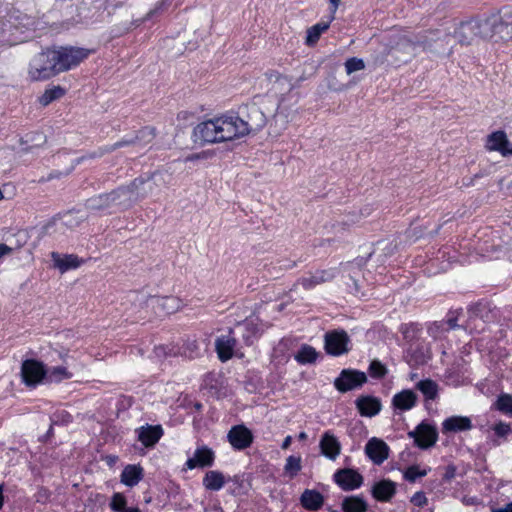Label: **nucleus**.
Returning <instances> with one entry per match:
<instances>
[{
  "label": "nucleus",
  "mask_w": 512,
  "mask_h": 512,
  "mask_svg": "<svg viewBox=\"0 0 512 512\" xmlns=\"http://www.w3.org/2000/svg\"><path fill=\"white\" fill-rule=\"evenodd\" d=\"M194 140L202 143H221L243 138L237 115H222L199 123L193 130Z\"/></svg>",
  "instance_id": "obj_1"
},
{
  "label": "nucleus",
  "mask_w": 512,
  "mask_h": 512,
  "mask_svg": "<svg viewBox=\"0 0 512 512\" xmlns=\"http://www.w3.org/2000/svg\"><path fill=\"white\" fill-rule=\"evenodd\" d=\"M485 40H512V7H506L499 12L483 17Z\"/></svg>",
  "instance_id": "obj_2"
},
{
  "label": "nucleus",
  "mask_w": 512,
  "mask_h": 512,
  "mask_svg": "<svg viewBox=\"0 0 512 512\" xmlns=\"http://www.w3.org/2000/svg\"><path fill=\"white\" fill-rule=\"evenodd\" d=\"M133 303L136 308L151 307L158 315L173 314L180 310L183 306V301L177 296H157L134 294Z\"/></svg>",
  "instance_id": "obj_3"
},
{
  "label": "nucleus",
  "mask_w": 512,
  "mask_h": 512,
  "mask_svg": "<svg viewBox=\"0 0 512 512\" xmlns=\"http://www.w3.org/2000/svg\"><path fill=\"white\" fill-rule=\"evenodd\" d=\"M50 50L53 56L52 60L55 61L58 74L78 66L93 52L86 48L74 46H61Z\"/></svg>",
  "instance_id": "obj_4"
},
{
  "label": "nucleus",
  "mask_w": 512,
  "mask_h": 512,
  "mask_svg": "<svg viewBox=\"0 0 512 512\" xmlns=\"http://www.w3.org/2000/svg\"><path fill=\"white\" fill-rule=\"evenodd\" d=\"M50 49L42 51L29 62L28 75L32 81L47 80L58 74Z\"/></svg>",
  "instance_id": "obj_5"
},
{
  "label": "nucleus",
  "mask_w": 512,
  "mask_h": 512,
  "mask_svg": "<svg viewBox=\"0 0 512 512\" xmlns=\"http://www.w3.org/2000/svg\"><path fill=\"white\" fill-rule=\"evenodd\" d=\"M452 37L460 45H471L477 38L485 39L483 17L461 21L455 27Z\"/></svg>",
  "instance_id": "obj_6"
},
{
  "label": "nucleus",
  "mask_w": 512,
  "mask_h": 512,
  "mask_svg": "<svg viewBox=\"0 0 512 512\" xmlns=\"http://www.w3.org/2000/svg\"><path fill=\"white\" fill-rule=\"evenodd\" d=\"M243 137L260 131L267 123L266 115L256 105L248 106L243 116L237 115Z\"/></svg>",
  "instance_id": "obj_7"
},
{
  "label": "nucleus",
  "mask_w": 512,
  "mask_h": 512,
  "mask_svg": "<svg viewBox=\"0 0 512 512\" xmlns=\"http://www.w3.org/2000/svg\"><path fill=\"white\" fill-rule=\"evenodd\" d=\"M147 184L146 178L139 177L134 179L126 187L118 188L119 196L121 198V207L128 208L135 202L151 195Z\"/></svg>",
  "instance_id": "obj_8"
},
{
  "label": "nucleus",
  "mask_w": 512,
  "mask_h": 512,
  "mask_svg": "<svg viewBox=\"0 0 512 512\" xmlns=\"http://www.w3.org/2000/svg\"><path fill=\"white\" fill-rule=\"evenodd\" d=\"M454 38L450 34L439 35L435 32H429L427 36L422 38V48L437 55L449 56L453 52Z\"/></svg>",
  "instance_id": "obj_9"
},
{
  "label": "nucleus",
  "mask_w": 512,
  "mask_h": 512,
  "mask_svg": "<svg viewBox=\"0 0 512 512\" xmlns=\"http://www.w3.org/2000/svg\"><path fill=\"white\" fill-rule=\"evenodd\" d=\"M366 382L367 376L364 372L353 369H343L340 375L335 379L334 386L339 392L345 393L361 387Z\"/></svg>",
  "instance_id": "obj_10"
},
{
  "label": "nucleus",
  "mask_w": 512,
  "mask_h": 512,
  "mask_svg": "<svg viewBox=\"0 0 512 512\" xmlns=\"http://www.w3.org/2000/svg\"><path fill=\"white\" fill-rule=\"evenodd\" d=\"M325 350L329 355L340 356L349 351L350 338L344 330L327 332L324 336Z\"/></svg>",
  "instance_id": "obj_11"
},
{
  "label": "nucleus",
  "mask_w": 512,
  "mask_h": 512,
  "mask_svg": "<svg viewBox=\"0 0 512 512\" xmlns=\"http://www.w3.org/2000/svg\"><path fill=\"white\" fill-rule=\"evenodd\" d=\"M46 371L44 369V365L36 360L30 359L25 360L22 363L21 367V376L24 383L28 386H35L39 384L44 376Z\"/></svg>",
  "instance_id": "obj_12"
},
{
  "label": "nucleus",
  "mask_w": 512,
  "mask_h": 512,
  "mask_svg": "<svg viewBox=\"0 0 512 512\" xmlns=\"http://www.w3.org/2000/svg\"><path fill=\"white\" fill-rule=\"evenodd\" d=\"M408 436L413 438L416 445L422 449L433 446L438 439L435 427L425 423L419 424L415 430L408 433Z\"/></svg>",
  "instance_id": "obj_13"
},
{
  "label": "nucleus",
  "mask_w": 512,
  "mask_h": 512,
  "mask_svg": "<svg viewBox=\"0 0 512 512\" xmlns=\"http://www.w3.org/2000/svg\"><path fill=\"white\" fill-rule=\"evenodd\" d=\"M485 149L490 152H499L504 157L512 155V143H509L507 134L503 130L494 131L487 136Z\"/></svg>",
  "instance_id": "obj_14"
},
{
  "label": "nucleus",
  "mask_w": 512,
  "mask_h": 512,
  "mask_svg": "<svg viewBox=\"0 0 512 512\" xmlns=\"http://www.w3.org/2000/svg\"><path fill=\"white\" fill-rule=\"evenodd\" d=\"M227 438L231 446L236 450H244L253 442V434L251 430L244 425L233 426L229 430Z\"/></svg>",
  "instance_id": "obj_15"
},
{
  "label": "nucleus",
  "mask_w": 512,
  "mask_h": 512,
  "mask_svg": "<svg viewBox=\"0 0 512 512\" xmlns=\"http://www.w3.org/2000/svg\"><path fill=\"white\" fill-rule=\"evenodd\" d=\"M421 42L422 39L412 41L407 37H402L397 42L396 46L391 48L389 53H391L397 60L406 62L416 55L417 47H422Z\"/></svg>",
  "instance_id": "obj_16"
},
{
  "label": "nucleus",
  "mask_w": 512,
  "mask_h": 512,
  "mask_svg": "<svg viewBox=\"0 0 512 512\" xmlns=\"http://www.w3.org/2000/svg\"><path fill=\"white\" fill-rule=\"evenodd\" d=\"M365 453L374 464L380 465L389 457V447L382 439L373 437L367 442Z\"/></svg>",
  "instance_id": "obj_17"
},
{
  "label": "nucleus",
  "mask_w": 512,
  "mask_h": 512,
  "mask_svg": "<svg viewBox=\"0 0 512 512\" xmlns=\"http://www.w3.org/2000/svg\"><path fill=\"white\" fill-rule=\"evenodd\" d=\"M114 205L121 207V198L119 196L118 189L90 198L86 202L87 208L91 210H102Z\"/></svg>",
  "instance_id": "obj_18"
},
{
  "label": "nucleus",
  "mask_w": 512,
  "mask_h": 512,
  "mask_svg": "<svg viewBox=\"0 0 512 512\" xmlns=\"http://www.w3.org/2000/svg\"><path fill=\"white\" fill-rule=\"evenodd\" d=\"M336 483L346 491L358 488L362 482L363 477L352 469H343L334 475Z\"/></svg>",
  "instance_id": "obj_19"
},
{
  "label": "nucleus",
  "mask_w": 512,
  "mask_h": 512,
  "mask_svg": "<svg viewBox=\"0 0 512 512\" xmlns=\"http://www.w3.org/2000/svg\"><path fill=\"white\" fill-rule=\"evenodd\" d=\"M355 405L360 415L365 417H373L382 409L380 399L370 395L358 397Z\"/></svg>",
  "instance_id": "obj_20"
},
{
  "label": "nucleus",
  "mask_w": 512,
  "mask_h": 512,
  "mask_svg": "<svg viewBox=\"0 0 512 512\" xmlns=\"http://www.w3.org/2000/svg\"><path fill=\"white\" fill-rule=\"evenodd\" d=\"M51 259L53 261L54 267L57 268L61 273L76 269L80 267L84 262L75 254L61 255L57 252L51 253Z\"/></svg>",
  "instance_id": "obj_21"
},
{
  "label": "nucleus",
  "mask_w": 512,
  "mask_h": 512,
  "mask_svg": "<svg viewBox=\"0 0 512 512\" xmlns=\"http://www.w3.org/2000/svg\"><path fill=\"white\" fill-rule=\"evenodd\" d=\"M319 446L321 453L330 460H335L341 452L340 442L330 432H325L322 435Z\"/></svg>",
  "instance_id": "obj_22"
},
{
  "label": "nucleus",
  "mask_w": 512,
  "mask_h": 512,
  "mask_svg": "<svg viewBox=\"0 0 512 512\" xmlns=\"http://www.w3.org/2000/svg\"><path fill=\"white\" fill-rule=\"evenodd\" d=\"M213 461L214 452L210 448L203 446L196 449L194 457L186 461V466L188 469H194L197 466L207 467L211 466Z\"/></svg>",
  "instance_id": "obj_23"
},
{
  "label": "nucleus",
  "mask_w": 512,
  "mask_h": 512,
  "mask_svg": "<svg viewBox=\"0 0 512 512\" xmlns=\"http://www.w3.org/2000/svg\"><path fill=\"white\" fill-rule=\"evenodd\" d=\"M236 343V339L231 334L217 338L215 347L221 361L225 362L233 357Z\"/></svg>",
  "instance_id": "obj_24"
},
{
  "label": "nucleus",
  "mask_w": 512,
  "mask_h": 512,
  "mask_svg": "<svg viewBox=\"0 0 512 512\" xmlns=\"http://www.w3.org/2000/svg\"><path fill=\"white\" fill-rule=\"evenodd\" d=\"M472 428V422L469 417L466 416H451L445 419L442 423V432H461L468 431Z\"/></svg>",
  "instance_id": "obj_25"
},
{
  "label": "nucleus",
  "mask_w": 512,
  "mask_h": 512,
  "mask_svg": "<svg viewBox=\"0 0 512 512\" xmlns=\"http://www.w3.org/2000/svg\"><path fill=\"white\" fill-rule=\"evenodd\" d=\"M303 508L310 511L319 510L324 504L323 495L314 489H305L300 497Z\"/></svg>",
  "instance_id": "obj_26"
},
{
  "label": "nucleus",
  "mask_w": 512,
  "mask_h": 512,
  "mask_svg": "<svg viewBox=\"0 0 512 512\" xmlns=\"http://www.w3.org/2000/svg\"><path fill=\"white\" fill-rule=\"evenodd\" d=\"M396 492L395 483L391 480H381L372 488V495L378 501H389Z\"/></svg>",
  "instance_id": "obj_27"
},
{
  "label": "nucleus",
  "mask_w": 512,
  "mask_h": 512,
  "mask_svg": "<svg viewBox=\"0 0 512 512\" xmlns=\"http://www.w3.org/2000/svg\"><path fill=\"white\" fill-rule=\"evenodd\" d=\"M162 434L163 430L159 425L142 427L140 429L138 439L144 446L150 447L155 445L159 441Z\"/></svg>",
  "instance_id": "obj_28"
},
{
  "label": "nucleus",
  "mask_w": 512,
  "mask_h": 512,
  "mask_svg": "<svg viewBox=\"0 0 512 512\" xmlns=\"http://www.w3.org/2000/svg\"><path fill=\"white\" fill-rule=\"evenodd\" d=\"M417 400V395L412 390H403L393 397V405L400 410L412 409Z\"/></svg>",
  "instance_id": "obj_29"
},
{
  "label": "nucleus",
  "mask_w": 512,
  "mask_h": 512,
  "mask_svg": "<svg viewBox=\"0 0 512 512\" xmlns=\"http://www.w3.org/2000/svg\"><path fill=\"white\" fill-rule=\"evenodd\" d=\"M332 21L330 19L329 21L319 22L309 27L306 31L305 44L309 47L316 45L321 35L329 29Z\"/></svg>",
  "instance_id": "obj_30"
},
{
  "label": "nucleus",
  "mask_w": 512,
  "mask_h": 512,
  "mask_svg": "<svg viewBox=\"0 0 512 512\" xmlns=\"http://www.w3.org/2000/svg\"><path fill=\"white\" fill-rule=\"evenodd\" d=\"M334 276H335V272L333 269L316 271L311 276L303 278L301 280V284L305 288H311L315 285L330 281L331 279L334 278Z\"/></svg>",
  "instance_id": "obj_31"
},
{
  "label": "nucleus",
  "mask_w": 512,
  "mask_h": 512,
  "mask_svg": "<svg viewBox=\"0 0 512 512\" xmlns=\"http://www.w3.org/2000/svg\"><path fill=\"white\" fill-rule=\"evenodd\" d=\"M142 478V469L139 466L128 465L121 474V481L127 486L133 487Z\"/></svg>",
  "instance_id": "obj_32"
},
{
  "label": "nucleus",
  "mask_w": 512,
  "mask_h": 512,
  "mask_svg": "<svg viewBox=\"0 0 512 512\" xmlns=\"http://www.w3.org/2000/svg\"><path fill=\"white\" fill-rule=\"evenodd\" d=\"M147 186L149 187L150 194L153 193L154 189L166 188L170 184L171 176L167 173L156 172L146 177Z\"/></svg>",
  "instance_id": "obj_33"
},
{
  "label": "nucleus",
  "mask_w": 512,
  "mask_h": 512,
  "mask_svg": "<svg viewBox=\"0 0 512 512\" xmlns=\"http://www.w3.org/2000/svg\"><path fill=\"white\" fill-rule=\"evenodd\" d=\"M367 503L358 496L346 497L342 502V510L344 512H366Z\"/></svg>",
  "instance_id": "obj_34"
},
{
  "label": "nucleus",
  "mask_w": 512,
  "mask_h": 512,
  "mask_svg": "<svg viewBox=\"0 0 512 512\" xmlns=\"http://www.w3.org/2000/svg\"><path fill=\"white\" fill-rule=\"evenodd\" d=\"M224 483V476L218 471H209L203 478V485L208 490L218 491L224 486Z\"/></svg>",
  "instance_id": "obj_35"
},
{
  "label": "nucleus",
  "mask_w": 512,
  "mask_h": 512,
  "mask_svg": "<svg viewBox=\"0 0 512 512\" xmlns=\"http://www.w3.org/2000/svg\"><path fill=\"white\" fill-rule=\"evenodd\" d=\"M66 94V90L60 85L53 86L44 91L39 97V103L42 106H47L55 100L62 98Z\"/></svg>",
  "instance_id": "obj_36"
},
{
  "label": "nucleus",
  "mask_w": 512,
  "mask_h": 512,
  "mask_svg": "<svg viewBox=\"0 0 512 512\" xmlns=\"http://www.w3.org/2000/svg\"><path fill=\"white\" fill-rule=\"evenodd\" d=\"M129 144H130L129 141H119V142H116L115 144H113L111 146L100 147L97 150L89 152L86 155H84L83 157L79 158L78 159V163H80L82 160H86V159L100 158V157L104 156L107 153H110V152H112V151H114V150H116L118 148H121V147L129 145Z\"/></svg>",
  "instance_id": "obj_37"
},
{
  "label": "nucleus",
  "mask_w": 512,
  "mask_h": 512,
  "mask_svg": "<svg viewBox=\"0 0 512 512\" xmlns=\"http://www.w3.org/2000/svg\"><path fill=\"white\" fill-rule=\"evenodd\" d=\"M416 387L428 400H434L437 397L438 385L435 381L431 379L419 381Z\"/></svg>",
  "instance_id": "obj_38"
},
{
  "label": "nucleus",
  "mask_w": 512,
  "mask_h": 512,
  "mask_svg": "<svg viewBox=\"0 0 512 512\" xmlns=\"http://www.w3.org/2000/svg\"><path fill=\"white\" fill-rule=\"evenodd\" d=\"M317 356L318 354L312 346L303 345L295 355V360L300 364H309L314 363Z\"/></svg>",
  "instance_id": "obj_39"
},
{
  "label": "nucleus",
  "mask_w": 512,
  "mask_h": 512,
  "mask_svg": "<svg viewBox=\"0 0 512 512\" xmlns=\"http://www.w3.org/2000/svg\"><path fill=\"white\" fill-rule=\"evenodd\" d=\"M495 408L501 413L512 417V395L508 393L499 395L495 402Z\"/></svg>",
  "instance_id": "obj_40"
},
{
  "label": "nucleus",
  "mask_w": 512,
  "mask_h": 512,
  "mask_svg": "<svg viewBox=\"0 0 512 512\" xmlns=\"http://www.w3.org/2000/svg\"><path fill=\"white\" fill-rule=\"evenodd\" d=\"M301 468L302 465L300 456L291 455L286 459L284 471L290 478H294L299 473Z\"/></svg>",
  "instance_id": "obj_41"
},
{
  "label": "nucleus",
  "mask_w": 512,
  "mask_h": 512,
  "mask_svg": "<svg viewBox=\"0 0 512 512\" xmlns=\"http://www.w3.org/2000/svg\"><path fill=\"white\" fill-rule=\"evenodd\" d=\"M243 327L246 331L243 333L244 341L247 345H251L253 343V338L259 334L258 325L253 321H246Z\"/></svg>",
  "instance_id": "obj_42"
},
{
  "label": "nucleus",
  "mask_w": 512,
  "mask_h": 512,
  "mask_svg": "<svg viewBox=\"0 0 512 512\" xmlns=\"http://www.w3.org/2000/svg\"><path fill=\"white\" fill-rule=\"evenodd\" d=\"M344 65L348 75L365 69V62L357 57L347 59Z\"/></svg>",
  "instance_id": "obj_43"
},
{
  "label": "nucleus",
  "mask_w": 512,
  "mask_h": 512,
  "mask_svg": "<svg viewBox=\"0 0 512 512\" xmlns=\"http://www.w3.org/2000/svg\"><path fill=\"white\" fill-rule=\"evenodd\" d=\"M369 373L373 378H383L387 374V368L378 360H373L369 366Z\"/></svg>",
  "instance_id": "obj_44"
},
{
  "label": "nucleus",
  "mask_w": 512,
  "mask_h": 512,
  "mask_svg": "<svg viewBox=\"0 0 512 512\" xmlns=\"http://www.w3.org/2000/svg\"><path fill=\"white\" fill-rule=\"evenodd\" d=\"M427 475V470H420L418 466H410L406 469L404 473V478L409 482H414L419 477H424Z\"/></svg>",
  "instance_id": "obj_45"
},
{
  "label": "nucleus",
  "mask_w": 512,
  "mask_h": 512,
  "mask_svg": "<svg viewBox=\"0 0 512 512\" xmlns=\"http://www.w3.org/2000/svg\"><path fill=\"white\" fill-rule=\"evenodd\" d=\"M110 506L115 512H123L126 508L125 497L120 493L114 494Z\"/></svg>",
  "instance_id": "obj_46"
},
{
  "label": "nucleus",
  "mask_w": 512,
  "mask_h": 512,
  "mask_svg": "<svg viewBox=\"0 0 512 512\" xmlns=\"http://www.w3.org/2000/svg\"><path fill=\"white\" fill-rule=\"evenodd\" d=\"M81 221L82 218L79 217L76 213L69 212L63 216L62 224L73 228L77 226Z\"/></svg>",
  "instance_id": "obj_47"
},
{
  "label": "nucleus",
  "mask_w": 512,
  "mask_h": 512,
  "mask_svg": "<svg viewBox=\"0 0 512 512\" xmlns=\"http://www.w3.org/2000/svg\"><path fill=\"white\" fill-rule=\"evenodd\" d=\"M493 430L497 436L506 437L511 432V427L509 424L500 421L494 425Z\"/></svg>",
  "instance_id": "obj_48"
},
{
  "label": "nucleus",
  "mask_w": 512,
  "mask_h": 512,
  "mask_svg": "<svg viewBox=\"0 0 512 512\" xmlns=\"http://www.w3.org/2000/svg\"><path fill=\"white\" fill-rule=\"evenodd\" d=\"M51 376H54L57 380L69 379L72 377L65 367L60 366L52 369Z\"/></svg>",
  "instance_id": "obj_49"
},
{
  "label": "nucleus",
  "mask_w": 512,
  "mask_h": 512,
  "mask_svg": "<svg viewBox=\"0 0 512 512\" xmlns=\"http://www.w3.org/2000/svg\"><path fill=\"white\" fill-rule=\"evenodd\" d=\"M411 502L414 503L416 506H424L427 504V497L423 492H416L413 495Z\"/></svg>",
  "instance_id": "obj_50"
},
{
  "label": "nucleus",
  "mask_w": 512,
  "mask_h": 512,
  "mask_svg": "<svg viewBox=\"0 0 512 512\" xmlns=\"http://www.w3.org/2000/svg\"><path fill=\"white\" fill-rule=\"evenodd\" d=\"M341 1L342 0H329L331 6H330V11H331V17L330 19L333 20L334 19V15L336 13V11L338 10L340 4H341Z\"/></svg>",
  "instance_id": "obj_51"
},
{
  "label": "nucleus",
  "mask_w": 512,
  "mask_h": 512,
  "mask_svg": "<svg viewBox=\"0 0 512 512\" xmlns=\"http://www.w3.org/2000/svg\"><path fill=\"white\" fill-rule=\"evenodd\" d=\"M456 475V468L454 466H448L446 468V472L444 474V479L446 481H450L451 479H453Z\"/></svg>",
  "instance_id": "obj_52"
},
{
  "label": "nucleus",
  "mask_w": 512,
  "mask_h": 512,
  "mask_svg": "<svg viewBox=\"0 0 512 512\" xmlns=\"http://www.w3.org/2000/svg\"><path fill=\"white\" fill-rule=\"evenodd\" d=\"M12 251V248L7 246L6 244H0V258H2L5 255L10 254Z\"/></svg>",
  "instance_id": "obj_53"
},
{
  "label": "nucleus",
  "mask_w": 512,
  "mask_h": 512,
  "mask_svg": "<svg viewBox=\"0 0 512 512\" xmlns=\"http://www.w3.org/2000/svg\"><path fill=\"white\" fill-rule=\"evenodd\" d=\"M291 442H292V437L291 436H287L283 442H282V445H281V448L282 449H288L289 446L291 445Z\"/></svg>",
  "instance_id": "obj_54"
},
{
  "label": "nucleus",
  "mask_w": 512,
  "mask_h": 512,
  "mask_svg": "<svg viewBox=\"0 0 512 512\" xmlns=\"http://www.w3.org/2000/svg\"><path fill=\"white\" fill-rule=\"evenodd\" d=\"M493 512H512V503L507 504L504 508L497 509Z\"/></svg>",
  "instance_id": "obj_55"
},
{
  "label": "nucleus",
  "mask_w": 512,
  "mask_h": 512,
  "mask_svg": "<svg viewBox=\"0 0 512 512\" xmlns=\"http://www.w3.org/2000/svg\"><path fill=\"white\" fill-rule=\"evenodd\" d=\"M447 323H448L449 327L452 328V329L457 327L456 319L451 318V319L448 320Z\"/></svg>",
  "instance_id": "obj_56"
},
{
  "label": "nucleus",
  "mask_w": 512,
  "mask_h": 512,
  "mask_svg": "<svg viewBox=\"0 0 512 512\" xmlns=\"http://www.w3.org/2000/svg\"><path fill=\"white\" fill-rule=\"evenodd\" d=\"M123 512H141L138 508H125Z\"/></svg>",
  "instance_id": "obj_57"
},
{
  "label": "nucleus",
  "mask_w": 512,
  "mask_h": 512,
  "mask_svg": "<svg viewBox=\"0 0 512 512\" xmlns=\"http://www.w3.org/2000/svg\"><path fill=\"white\" fill-rule=\"evenodd\" d=\"M3 506V494H2V487L0 486V509Z\"/></svg>",
  "instance_id": "obj_58"
},
{
  "label": "nucleus",
  "mask_w": 512,
  "mask_h": 512,
  "mask_svg": "<svg viewBox=\"0 0 512 512\" xmlns=\"http://www.w3.org/2000/svg\"><path fill=\"white\" fill-rule=\"evenodd\" d=\"M277 113H279V114L283 113V105H282V102L278 104Z\"/></svg>",
  "instance_id": "obj_59"
},
{
  "label": "nucleus",
  "mask_w": 512,
  "mask_h": 512,
  "mask_svg": "<svg viewBox=\"0 0 512 512\" xmlns=\"http://www.w3.org/2000/svg\"><path fill=\"white\" fill-rule=\"evenodd\" d=\"M306 437H307V434H306L305 432H301V433L299 434V438H300V439H302V440H303V439H306Z\"/></svg>",
  "instance_id": "obj_60"
},
{
  "label": "nucleus",
  "mask_w": 512,
  "mask_h": 512,
  "mask_svg": "<svg viewBox=\"0 0 512 512\" xmlns=\"http://www.w3.org/2000/svg\"><path fill=\"white\" fill-rule=\"evenodd\" d=\"M467 328H469L471 331L474 329V327L472 326L471 320L468 322Z\"/></svg>",
  "instance_id": "obj_61"
},
{
  "label": "nucleus",
  "mask_w": 512,
  "mask_h": 512,
  "mask_svg": "<svg viewBox=\"0 0 512 512\" xmlns=\"http://www.w3.org/2000/svg\"><path fill=\"white\" fill-rule=\"evenodd\" d=\"M4 198V194L2 192V190L0 189V200H2Z\"/></svg>",
  "instance_id": "obj_62"
},
{
  "label": "nucleus",
  "mask_w": 512,
  "mask_h": 512,
  "mask_svg": "<svg viewBox=\"0 0 512 512\" xmlns=\"http://www.w3.org/2000/svg\"><path fill=\"white\" fill-rule=\"evenodd\" d=\"M53 223H49L47 226H46V230L48 231L50 229V227L52 226Z\"/></svg>",
  "instance_id": "obj_63"
},
{
  "label": "nucleus",
  "mask_w": 512,
  "mask_h": 512,
  "mask_svg": "<svg viewBox=\"0 0 512 512\" xmlns=\"http://www.w3.org/2000/svg\"><path fill=\"white\" fill-rule=\"evenodd\" d=\"M328 512H338L337 510L329 509Z\"/></svg>",
  "instance_id": "obj_64"
}]
</instances>
